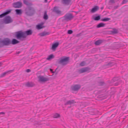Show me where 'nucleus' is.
Here are the masks:
<instances>
[{
	"label": "nucleus",
	"mask_w": 128,
	"mask_h": 128,
	"mask_svg": "<svg viewBox=\"0 0 128 128\" xmlns=\"http://www.w3.org/2000/svg\"><path fill=\"white\" fill-rule=\"evenodd\" d=\"M80 88V86L79 84H76L72 86L71 88L73 91H77L79 90Z\"/></svg>",
	"instance_id": "39448f33"
},
{
	"label": "nucleus",
	"mask_w": 128,
	"mask_h": 128,
	"mask_svg": "<svg viewBox=\"0 0 128 128\" xmlns=\"http://www.w3.org/2000/svg\"><path fill=\"white\" fill-rule=\"evenodd\" d=\"M99 9L98 6H96L93 8L91 10V12H94L97 11Z\"/></svg>",
	"instance_id": "f8f14e48"
},
{
	"label": "nucleus",
	"mask_w": 128,
	"mask_h": 128,
	"mask_svg": "<svg viewBox=\"0 0 128 128\" xmlns=\"http://www.w3.org/2000/svg\"><path fill=\"white\" fill-rule=\"evenodd\" d=\"M59 44L58 42H56L53 43L52 45L51 49L53 51H55Z\"/></svg>",
	"instance_id": "423d86ee"
},
{
	"label": "nucleus",
	"mask_w": 128,
	"mask_h": 128,
	"mask_svg": "<svg viewBox=\"0 0 128 128\" xmlns=\"http://www.w3.org/2000/svg\"><path fill=\"white\" fill-rule=\"evenodd\" d=\"M4 112H2L0 113V115H4Z\"/></svg>",
	"instance_id": "2f4dec72"
},
{
	"label": "nucleus",
	"mask_w": 128,
	"mask_h": 128,
	"mask_svg": "<svg viewBox=\"0 0 128 128\" xmlns=\"http://www.w3.org/2000/svg\"><path fill=\"white\" fill-rule=\"evenodd\" d=\"M128 1V0H123L122 1V4L126 3Z\"/></svg>",
	"instance_id": "cd10ccee"
},
{
	"label": "nucleus",
	"mask_w": 128,
	"mask_h": 128,
	"mask_svg": "<svg viewBox=\"0 0 128 128\" xmlns=\"http://www.w3.org/2000/svg\"><path fill=\"white\" fill-rule=\"evenodd\" d=\"M85 64V63L84 62H81L80 64V65L81 66H83Z\"/></svg>",
	"instance_id": "bb28decb"
},
{
	"label": "nucleus",
	"mask_w": 128,
	"mask_h": 128,
	"mask_svg": "<svg viewBox=\"0 0 128 128\" xmlns=\"http://www.w3.org/2000/svg\"><path fill=\"white\" fill-rule=\"evenodd\" d=\"M30 72V70L28 69L26 70V72Z\"/></svg>",
	"instance_id": "473e14b6"
},
{
	"label": "nucleus",
	"mask_w": 128,
	"mask_h": 128,
	"mask_svg": "<svg viewBox=\"0 0 128 128\" xmlns=\"http://www.w3.org/2000/svg\"><path fill=\"white\" fill-rule=\"evenodd\" d=\"M16 14H20L22 12V11L21 10L17 9L15 10Z\"/></svg>",
	"instance_id": "f3484780"
},
{
	"label": "nucleus",
	"mask_w": 128,
	"mask_h": 128,
	"mask_svg": "<svg viewBox=\"0 0 128 128\" xmlns=\"http://www.w3.org/2000/svg\"><path fill=\"white\" fill-rule=\"evenodd\" d=\"M13 36L14 37L19 39H21L22 38L26 37L24 32L22 31L14 33Z\"/></svg>",
	"instance_id": "f257e3e1"
},
{
	"label": "nucleus",
	"mask_w": 128,
	"mask_h": 128,
	"mask_svg": "<svg viewBox=\"0 0 128 128\" xmlns=\"http://www.w3.org/2000/svg\"><path fill=\"white\" fill-rule=\"evenodd\" d=\"M111 34H116L118 32V30L115 29H113L110 31Z\"/></svg>",
	"instance_id": "a211bd4d"
},
{
	"label": "nucleus",
	"mask_w": 128,
	"mask_h": 128,
	"mask_svg": "<svg viewBox=\"0 0 128 128\" xmlns=\"http://www.w3.org/2000/svg\"><path fill=\"white\" fill-rule=\"evenodd\" d=\"M56 8H56V7L54 8V11L57 12L58 11L56 10Z\"/></svg>",
	"instance_id": "c756f323"
},
{
	"label": "nucleus",
	"mask_w": 128,
	"mask_h": 128,
	"mask_svg": "<svg viewBox=\"0 0 128 128\" xmlns=\"http://www.w3.org/2000/svg\"><path fill=\"white\" fill-rule=\"evenodd\" d=\"M72 33V31L71 30H69L68 31V33L69 34H71Z\"/></svg>",
	"instance_id": "a878e982"
},
{
	"label": "nucleus",
	"mask_w": 128,
	"mask_h": 128,
	"mask_svg": "<svg viewBox=\"0 0 128 128\" xmlns=\"http://www.w3.org/2000/svg\"><path fill=\"white\" fill-rule=\"evenodd\" d=\"M73 102V101L72 100H71V101H68V104H71L72 102Z\"/></svg>",
	"instance_id": "c85d7f7f"
},
{
	"label": "nucleus",
	"mask_w": 128,
	"mask_h": 128,
	"mask_svg": "<svg viewBox=\"0 0 128 128\" xmlns=\"http://www.w3.org/2000/svg\"><path fill=\"white\" fill-rule=\"evenodd\" d=\"M36 27L37 29L39 30L43 28L44 26L42 24H39L36 26Z\"/></svg>",
	"instance_id": "9d476101"
},
{
	"label": "nucleus",
	"mask_w": 128,
	"mask_h": 128,
	"mask_svg": "<svg viewBox=\"0 0 128 128\" xmlns=\"http://www.w3.org/2000/svg\"><path fill=\"white\" fill-rule=\"evenodd\" d=\"M24 33L26 37L27 35L31 34L32 33V32L31 30H29L24 32Z\"/></svg>",
	"instance_id": "4468645a"
},
{
	"label": "nucleus",
	"mask_w": 128,
	"mask_h": 128,
	"mask_svg": "<svg viewBox=\"0 0 128 128\" xmlns=\"http://www.w3.org/2000/svg\"><path fill=\"white\" fill-rule=\"evenodd\" d=\"M6 72H4L3 74L5 75L6 74Z\"/></svg>",
	"instance_id": "f704fd0d"
},
{
	"label": "nucleus",
	"mask_w": 128,
	"mask_h": 128,
	"mask_svg": "<svg viewBox=\"0 0 128 128\" xmlns=\"http://www.w3.org/2000/svg\"><path fill=\"white\" fill-rule=\"evenodd\" d=\"M46 33L45 32H43L40 34V35L41 36H43L46 34Z\"/></svg>",
	"instance_id": "393cba45"
},
{
	"label": "nucleus",
	"mask_w": 128,
	"mask_h": 128,
	"mask_svg": "<svg viewBox=\"0 0 128 128\" xmlns=\"http://www.w3.org/2000/svg\"><path fill=\"white\" fill-rule=\"evenodd\" d=\"M102 41L100 40H98L95 42V44L96 45H98Z\"/></svg>",
	"instance_id": "412c9836"
},
{
	"label": "nucleus",
	"mask_w": 128,
	"mask_h": 128,
	"mask_svg": "<svg viewBox=\"0 0 128 128\" xmlns=\"http://www.w3.org/2000/svg\"><path fill=\"white\" fill-rule=\"evenodd\" d=\"M10 12L11 10H8L6 12L0 15V18H2L6 15L10 13Z\"/></svg>",
	"instance_id": "1a4fd4ad"
},
{
	"label": "nucleus",
	"mask_w": 128,
	"mask_h": 128,
	"mask_svg": "<svg viewBox=\"0 0 128 128\" xmlns=\"http://www.w3.org/2000/svg\"><path fill=\"white\" fill-rule=\"evenodd\" d=\"M12 19L10 17L8 16L5 18L4 22L5 24H9L12 22Z\"/></svg>",
	"instance_id": "20e7f679"
},
{
	"label": "nucleus",
	"mask_w": 128,
	"mask_h": 128,
	"mask_svg": "<svg viewBox=\"0 0 128 128\" xmlns=\"http://www.w3.org/2000/svg\"><path fill=\"white\" fill-rule=\"evenodd\" d=\"M105 24L103 23H100L97 25V27L98 28H99L104 27L105 26Z\"/></svg>",
	"instance_id": "6ab92c4d"
},
{
	"label": "nucleus",
	"mask_w": 128,
	"mask_h": 128,
	"mask_svg": "<svg viewBox=\"0 0 128 128\" xmlns=\"http://www.w3.org/2000/svg\"><path fill=\"white\" fill-rule=\"evenodd\" d=\"M53 117L55 118H58L60 117V115L59 114L55 113L53 114Z\"/></svg>",
	"instance_id": "2eb2a0df"
},
{
	"label": "nucleus",
	"mask_w": 128,
	"mask_h": 128,
	"mask_svg": "<svg viewBox=\"0 0 128 128\" xmlns=\"http://www.w3.org/2000/svg\"><path fill=\"white\" fill-rule=\"evenodd\" d=\"M19 42L17 40L14 39L12 41V43L13 44H16L18 43Z\"/></svg>",
	"instance_id": "dca6fc26"
},
{
	"label": "nucleus",
	"mask_w": 128,
	"mask_h": 128,
	"mask_svg": "<svg viewBox=\"0 0 128 128\" xmlns=\"http://www.w3.org/2000/svg\"><path fill=\"white\" fill-rule=\"evenodd\" d=\"M65 17V19L68 20H70L73 17V16L71 14H69L66 15Z\"/></svg>",
	"instance_id": "0eeeda50"
},
{
	"label": "nucleus",
	"mask_w": 128,
	"mask_h": 128,
	"mask_svg": "<svg viewBox=\"0 0 128 128\" xmlns=\"http://www.w3.org/2000/svg\"><path fill=\"white\" fill-rule=\"evenodd\" d=\"M44 19L46 20L48 18V16L46 14H44Z\"/></svg>",
	"instance_id": "b1692460"
},
{
	"label": "nucleus",
	"mask_w": 128,
	"mask_h": 128,
	"mask_svg": "<svg viewBox=\"0 0 128 128\" xmlns=\"http://www.w3.org/2000/svg\"><path fill=\"white\" fill-rule=\"evenodd\" d=\"M47 0H45V1L46 2H47Z\"/></svg>",
	"instance_id": "c9c22d12"
},
{
	"label": "nucleus",
	"mask_w": 128,
	"mask_h": 128,
	"mask_svg": "<svg viewBox=\"0 0 128 128\" xmlns=\"http://www.w3.org/2000/svg\"><path fill=\"white\" fill-rule=\"evenodd\" d=\"M69 60V57H63L60 59L59 62L63 64H66L68 63Z\"/></svg>",
	"instance_id": "f03ea898"
},
{
	"label": "nucleus",
	"mask_w": 128,
	"mask_h": 128,
	"mask_svg": "<svg viewBox=\"0 0 128 128\" xmlns=\"http://www.w3.org/2000/svg\"><path fill=\"white\" fill-rule=\"evenodd\" d=\"M50 71L52 73H54V72L52 70V69H50Z\"/></svg>",
	"instance_id": "72a5a7b5"
},
{
	"label": "nucleus",
	"mask_w": 128,
	"mask_h": 128,
	"mask_svg": "<svg viewBox=\"0 0 128 128\" xmlns=\"http://www.w3.org/2000/svg\"><path fill=\"white\" fill-rule=\"evenodd\" d=\"M113 65V64H112V63L111 62L109 63L108 64V65H109L110 66H112Z\"/></svg>",
	"instance_id": "7c9ffc66"
},
{
	"label": "nucleus",
	"mask_w": 128,
	"mask_h": 128,
	"mask_svg": "<svg viewBox=\"0 0 128 128\" xmlns=\"http://www.w3.org/2000/svg\"><path fill=\"white\" fill-rule=\"evenodd\" d=\"M87 71V68H84L82 69L81 70L80 72H85Z\"/></svg>",
	"instance_id": "aec40b11"
},
{
	"label": "nucleus",
	"mask_w": 128,
	"mask_h": 128,
	"mask_svg": "<svg viewBox=\"0 0 128 128\" xmlns=\"http://www.w3.org/2000/svg\"><path fill=\"white\" fill-rule=\"evenodd\" d=\"M22 4L20 2L15 3L13 4V6L15 8H20Z\"/></svg>",
	"instance_id": "6e6552de"
},
{
	"label": "nucleus",
	"mask_w": 128,
	"mask_h": 128,
	"mask_svg": "<svg viewBox=\"0 0 128 128\" xmlns=\"http://www.w3.org/2000/svg\"><path fill=\"white\" fill-rule=\"evenodd\" d=\"M38 80L40 82H44L48 80V78L44 76L40 75L38 77Z\"/></svg>",
	"instance_id": "7ed1b4c3"
},
{
	"label": "nucleus",
	"mask_w": 128,
	"mask_h": 128,
	"mask_svg": "<svg viewBox=\"0 0 128 128\" xmlns=\"http://www.w3.org/2000/svg\"><path fill=\"white\" fill-rule=\"evenodd\" d=\"M63 1L64 3L68 4L70 2V0H63Z\"/></svg>",
	"instance_id": "4be33fe9"
},
{
	"label": "nucleus",
	"mask_w": 128,
	"mask_h": 128,
	"mask_svg": "<svg viewBox=\"0 0 128 128\" xmlns=\"http://www.w3.org/2000/svg\"><path fill=\"white\" fill-rule=\"evenodd\" d=\"M95 20H98L100 19V16H94L92 17Z\"/></svg>",
	"instance_id": "ddd939ff"
},
{
	"label": "nucleus",
	"mask_w": 128,
	"mask_h": 128,
	"mask_svg": "<svg viewBox=\"0 0 128 128\" xmlns=\"http://www.w3.org/2000/svg\"><path fill=\"white\" fill-rule=\"evenodd\" d=\"M110 20V19L108 18H104L102 20V21H106L108 20Z\"/></svg>",
	"instance_id": "5701e85b"
},
{
	"label": "nucleus",
	"mask_w": 128,
	"mask_h": 128,
	"mask_svg": "<svg viewBox=\"0 0 128 128\" xmlns=\"http://www.w3.org/2000/svg\"><path fill=\"white\" fill-rule=\"evenodd\" d=\"M54 57V55L51 54L48 56L47 58V59L48 60H50L53 59Z\"/></svg>",
	"instance_id": "9b49d317"
}]
</instances>
